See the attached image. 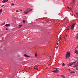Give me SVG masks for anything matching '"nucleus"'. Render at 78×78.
Wrapping results in <instances>:
<instances>
[{
    "mask_svg": "<svg viewBox=\"0 0 78 78\" xmlns=\"http://www.w3.org/2000/svg\"><path fill=\"white\" fill-rule=\"evenodd\" d=\"M11 6H14V4H12Z\"/></svg>",
    "mask_w": 78,
    "mask_h": 78,
    "instance_id": "4be33fe9",
    "label": "nucleus"
},
{
    "mask_svg": "<svg viewBox=\"0 0 78 78\" xmlns=\"http://www.w3.org/2000/svg\"><path fill=\"white\" fill-rule=\"evenodd\" d=\"M24 56H26V57H30V56H28L27 54H25L24 55Z\"/></svg>",
    "mask_w": 78,
    "mask_h": 78,
    "instance_id": "9d476101",
    "label": "nucleus"
},
{
    "mask_svg": "<svg viewBox=\"0 0 78 78\" xmlns=\"http://www.w3.org/2000/svg\"><path fill=\"white\" fill-rule=\"evenodd\" d=\"M59 44V43H57V45H58V46L56 47V48H58V47H59V45H58V44Z\"/></svg>",
    "mask_w": 78,
    "mask_h": 78,
    "instance_id": "f3484780",
    "label": "nucleus"
},
{
    "mask_svg": "<svg viewBox=\"0 0 78 78\" xmlns=\"http://www.w3.org/2000/svg\"><path fill=\"white\" fill-rule=\"evenodd\" d=\"M2 40H3V38H2Z\"/></svg>",
    "mask_w": 78,
    "mask_h": 78,
    "instance_id": "4c0bfd02",
    "label": "nucleus"
},
{
    "mask_svg": "<svg viewBox=\"0 0 78 78\" xmlns=\"http://www.w3.org/2000/svg\"><path fill=\"white\" fill-rule=\"evenodd\" d=\"M75 66L76 67H78V62L77 63H76V64L75 65Z\"/></svg>",
    "mask_w": 78,
    "mask_h": 78,
    "instance_id": "9b49d317",
    "label": "nucleus"
},
{
    "mask_svg": "<svg viewBox=\"0 0 78 78\" xmlns=\"http://www.w3.org/2000/svg\"><path fill=\"white\" fill-rule=\"evenodd\" d=\"M76 61L74 62H73L71 63H72V65H73V64H75V63H76Z\"/></svg>",
    "mask_w": 78,
    "mask_h": 78,
    "instance_id": "6e6552de",
    "label": "nucleus"
},
{
    "mask_svg": "<svg viewBox=\"0 0 78 78\" xmlns=\"http://www.w3.org/2000/svg\"><path fill=\"white\" fill-rule=\"evenodd\" d=\"M50 58H51V57H49V59H50Z\"/></svg>",
    "mask_w": 78,
    "mask_h": 78,
    "instance_id": "e433bc0d",
    "label": "nucleus"
},
{
    "mask_svg": "<svg viewBox=\"0 0 78 78\" xmlns=\"http://www.w3.org/2000/svg\"><path fill=\"white\" fill-rule=\"evenodd\" d=\"M23 22L24 23H25V20H24L23 21Z\"/></svg>",
    "mask_w": 78,
    "mask_h": 78,
    "instance_id": "393cba45",
    "label": "nucleus"
},
{
    "mask_svg": "<svg viewBox=\"0 0 78 78\" xmlns=\"http://www.w3.org/2000/svg\"><path fill=\"white\" fill-rule=\"evenodd\" d=\"M3 6H4V5H2L1 6V7H3Z\"/></svg>",
    "mask_w": 78,
    "mask_h": 78,
    "instance_id": "cd10ccee",
    "label": "nucleus"
},
{
    "mask_svg": "<svg viewBox=\"0 0 78 78\" xmlns=\"http://www.w3.org/2000/svg\"><path fill=\"white\" fill-rule=\"evenodd\" d=\"M62 66H65V64H64V63H63Z\"/></svg>",
    "mask_w": 78,
    "mask_h": 78,
    "instance_id": "5701e85b",
    "label": "nucleus"
},
{
    "mask_svg": "<svg viewBox=\"0 0 78 78\" xmlns=\"http://www.w3.org/2000/svg\"><path fill=\"white\" fill-rule=\"evenodd\" d=\"M22 25H20L19 26V28H21V27H22Z\"/></svg>",
    "mask_w": 78,
    "mask_h": 78,
    "instance_id": "4468645a",
    "label": "nucleus"
},
{
    "mask_svg": "<svg viewBox=\"0 0 78 78\" xmlns=\"http://www.w3.org/2000/svg\"><path fill=\"white\" fill-rule=\"evenodd\" d=\"M76 39H78V35L77 36Z\"/></svg>",
    "mask_w": 78,
    "mask_h": 78,
    "instance_id": "c85d7f7f",
    "label": "nucleus"
},
{
    "mask_svg": "<svg viewBox=\"0 0 78 78\" xmlns=\"http://www.w3.org/2000/svg\"><path fill=\"white\" fill-rule=\"evenodd\" d=\"M67 70H68L69 72H70V71H71V70H70V69H67Z\"/></svg>",
    "mask_w": 78,
    "mask_h": 78,
    "instance_id": "412c9836",
    "label": "nucleus"
},
{
    "mask_svg": "<svg viewBox=\"0 0 78 78\" xmlns=\"http://www.w3.org/2000/svg\"><path fill=\"white\" fill-rule=\"evenodd\" d=\"M34 68L35 69H36V70H38V68H35V67H34Z\"/></svg>",
    "mask_w": 78,
    "mask_h": 78,
    "instance_id": "b1692460",
    "label": "nucleus"
},
{
    "mask_svg": "<svg viewBox=\"0 0 78 78\" xmlns=\"http://www.w3.org/2000/svg\"><path fill=\"white\" fill-rule=\"evenodd\" d=\"M73 67H76V66H75V65L74 66H73Z\"/></svg>",
    "mask_w": 78,
    "mask_h": 78,
    "instance_id": "7c9ffc66",
    "label": "nucleus"
},
{
    "mask_svg": "<svg viewBox=\"0 0 78 78\" xmlns=\"http://www.w3.org/2000/svg\"><path fill=\"white\" fill-rule=\"evenodd\" d=\"M75 53L76 54V55L78 54V49L77 48H75Z\"/></svg>",
    "mask_w": 78,
    "mask_h": 78,
    "instance_id": "39448f33",
    "label": "nucleus"
},
{
    "mask_svg": "<svg viewBox=\"0 0 78 78\" xmlns=\"http://www.w3.org/2000/svg\"><path fill=\"white\" fill-rule=\"evenodd\" d=\"M66 37H67V35H66Z\"/></svg>",
    "mask_w": 78,
    "mask_h": 78,
    "instance_id": "ea45409f",
    "label": "nucleus"
},
{
    "mask_svg": "<svg viewBox=\"0 0 78 78\" xmlns=\"http://www.w3.org/2000/svg\"><path fill=\"white\" fill-rule=\"evenodd\" d=\"M33 11V9H26L24 11V12H24V13L25 14H29V12H30V11Z\"/></svg>",
    "mask_w": 78,
    "mask_h": 78,
    "instance_id": "f257e3e1",
    "label": "nucleus"
},
{
    "mask_svg": "<svg viewBox=\"0 0 78 78\" xmlns=\"http://www.w3.org/2000/svg\"><path fill=\"white\" fill-rule=\"evenodd\" d=\"M75 72L74 71H71L70 72L71 73H75Z\"/></svg>",
    "mask_w": 78,
    "mask_h": 78,
    "instance_id": "ddd939ff",
    "label": "nucleus"
},
{
    "mask_svg": "<svg viewBox=\"0 0 78 78\" xmlns=\"http://www.w3.org/2000/svg\"><path fill=\"white\" fill-rule=\"evenodd\" d=\"M10 24H6L5 25L6 27H9L10 26Z\"/></svg>",
    "mask_w": 78,
    "mask_h": 78,
    "instance_id": "1a4fd4ad",
    "label": "nucleus"
},
{
    "mask_svg": "<svg viewBox=\"0 0 78 78\" xmlns=\"http://www.w3.org/2000/svg\"><path fill=\"white\" fill-rule=\"evenodd\" d=\"M68 8V9H69L71 11V9H70V7H67Z\"/></svg>",
    "mask_w": 78,
    "mask_h": 78,
    "instance_id": "dca6fc26",
    "label": "nucleus"
},
{
    "mask_svg": "<svg viewBox=\"0 0 78 78\" xmlns=\"http://www.w3.org/2000/svg\"><path fill=\"white\" fill-rule=\"evenodd\" d=\"M59 41H60L61 40V37H60L58 39Z\"/></svg>",
    "mask_w": 78,
    "mask_h": 78,
    "instance_id": "a878e982",
    "label": "nucleus"
},
{
    "mask_svg": "<svg viewBox=\"0 0 78 78\" xmlns=\"http://www.w3.org/2000/svg\"><path fill=\"white\" fill-rule=\"evenodd\" d=\"M2 9H0V12H2Z\"/></svg>",
    "mask_w": 78,
    "mask_h": 78,
    "instance_id": "2eb2a0df",
    "label": "nucleus"
},
{
    "mask_svg": "<svg viewBox=\"0 0 78 78\" xmlns=\"http://www.w3.org/2000/svg\"><path fill=\"white\" fill-rule=\"evenodd\" d=\"M52 72H55V73H57V72H58V69H56V70L52 71Z\"/></svg>",
    "mask_w": 78,
    "mask_h": 78,
    "instance_id": "423d86ee",
    "label": "nucleus"
},
{
    "mask_svg": "<svg viewBox=\"0 0 78 78\" xmlns=\"http://www.w3.org/2000/svg\"><path fill=\"white\" fill-rule=\"evenodd\" d=\"M5 22H4L2 24V25H4V24H5Z\"/></svg>",
    "mask_w": 78,
    "mask_h": 78,
    "instance_id": "6ab92c4d",
    "label": "nucleus"
},
{
    "mask_svg": "<svg viewBox=\"0 0 78 78\" xmlns=\"http://www.w3.org/2000/svg\"><path fill=\"white\" fill-rule=\"evenodd\" d=\"M20 11H22V10H20Z\"/></svg>",
    "mask_w": 78,
    "mask_h": 78,
    "instance_id": "c9c22d12",
    "label": "nucleus"
},
{
    "mask_svg": "<svg viewBox=\"0 0 78 78\" xmlns=\"http://www.w3.org/2000/svg\"><path fill=\"white\" fill-rule=\"evenodd\" d=\"M57 76H60V75H57Z\"/></svg>",
    "mask_w": 78,
    "mask_h": 78,
    "instance_id": "bb28decb",
    "label": "nucleus"
},
{
    "mask_svg": "<svg viewBox=\"0 0 78 78\" xmlns=\"http://www.w3.org/2000/svg\"><path fill=\"white\" fill-rule=\"evenodd\" d=\"M8 0H3L2 1V3H6V2H8Z\"/></svg>",
    "mask_w": 78,
    "mask_h": 78,
    "instance_id": "0eeeda50",
    "label": "nucleus"
},
{
    "mask_svg": "<svg viewBox=\"0 0 78 78\" xmlns=\"http://www.w3.org/2000/svg\"><path fill=\"white\" fill-rule=\"evenodd\" d=\"M70 56V52H67V53L66 54V58H69V57Z\"/></svg>",
    "mask_w": 78,
    "mask_h": 78,
    "instance_id": "f03ea898",
    "label": "nucleus"
},
{
    "mask_svg": "<svg viewBox=\"0 0 78 78\" xmlns=\"http://www.w3.org/2000/svg\"><path fill=\"white\" fill-rule=\"evenodd\" d=\"M78 36V33H77Z\"/></svg>",
    "mask_w": 78,
    "mask_h": 78,
    "instance_id": "a19ab883",
    "label": "nucleus"
},
{
    "mask_svg": "<svg viewBox=\"0 0 78 78\" xmlns=\"http://www.w3.org/2000/svg\"><path fill=\"white\" fill-rule=\"evenodd\" d=\"M77 59H78V57H77Z\"/></svg>",
    "mask_w": 78,
    "mask_h": 78,
    "instance_id": "58836bf2",
    "label": "nucleus"
},
{
    "mask_svg": "<svg viewBox=\"0 0 78 78\" xmlns=\"http://www.w3.org/2000/svg\"><path fill=\"white\" fill-rule=\"evenodd\" d=\"M76 12V14H77V15H78V14Z\"/></svg>",
    "mask_w": 78,
    "mask_h": 78,
    "instance_id": "72a5a7b5",
    "label": "nucleus"
},
{
    "mask_svg": "<svg viewBox=\"0 0 78 78\" xmlns=\"http://www.w3.org/2000/svg\"><path fill=\"white\" fill-rule=\"evenodd\" d=\"M6 30H8V28H7L6 29Z\"/></svg>",
    "mask_w": 78,
    "mask_h": 78,
    "instance_id": "f704fd0d",
    "label": "nucleus"
},
{
    "mask_svg": "<svg viewBox=\"0 0 78 78\" xmlns=\"http://www.w3.org/2000/svg\"><path fill=\"white\" fill-rule=\"evenodd\" d=\"M19 11L18 10H16V12H19Z\"/></svg>",
    "mask_w": 78,
    "mask_h": 78,
    "instance_id": "473e14b6",
    "label": "nucleus"
},
{
    "mask_svg": "<svg viewBox=\"0 0 78 78\" xmlns=\"http://www.w3.org/2000/svg\"><path fill=\"white\" fill-rule=\"evenodd\" d=\"M35 67H38V66H37V65L35 66Z\"/></svg>",
    "mask_w": 78,
    "mask_h": 78,
    "instance_id": "c756f323",
    "label": "nucleus"
},
{
    "mask_svg": "<svg viewBox=\"0 0 78 78\" xmlns=\"http://www.w3.org/2000/svg\"><path fill=\"white\" fill-rule=\"evenodd\" d=\"M76 70H78V68H77V67H76Z\"/></svg>",
    "mask_w": 78,
    "mask_h": 78,
    "instance_id": "2f4dec72",
    "label": "nucleus"
},
{
    "mask_svg": "<svg viewBox=\"0 0 78 78\" xmlns=\"http://www.w3.org/2000/svg\"><path fill=\"white\" fill-rule=\"evenodd\" d=\"M35 56L36 57H37V54L36 53V54H35Z\"/></svg>",
    "mask_w": 78,
    "mask_h": 78,
    "instance_id": "a211bd4d",
    "label": "nucleus"
},
{
    "mask_svg": "<svg viewBox=\"0 0 78 78\" xmlns=\"http://www.w3.org/2000/svg\"><path fill=\"white\" fill-rule=\"evenodd\" d=\"M72 64L71 63H70L69 65H68V66H72Z\"/></svg>",
    "mask_w": 78,
    "mask_h": 78,
    "instance_id": "f8f14e48",
    "label": "nucleus"
},
{
    "mask_svg": "<svg viewBox=\"0 0 78 78\" xmlns=\"http://www.w3.org/2000/svg\"><path fill=\"white\" fill-rule=\"evenodd\" d=\"M76 25V23H74L71 26V30H73L74 29V27H75V26Z\"/></svg>",
    "mask_w": 78,
    "mask_h": 78,
    "instance_id": "7ed1b4c3",
    "label": "nucleus"
},
{
    "mask_svg": "<svg viewBox=\"0 0 78 78\" xmlns=\"http://www.w3.org/2000/svg\"><path fill=\"white\" fill-rule=\"evenodd\" d=\"M62 77H65V76L63 75H61Z\"/></svg>",
    "mask_w": 78,
    "mask_h": 78,
    "instance_id": "aec40b11",
    "label": "nucleus"
},
{
    "mask_svg": "<svg viewBox=\"0 0 78 78\" xmlns=\"http://www.w3.org/2000/svg\"><path fill=\"white\" fill-rule=\"evenodd\" d=\"M75 3V0H73L72 2L71 3V5L72 6H74V5Z\"/></svg>",
    "mask_w": 78,
    "mask_h": 78,
    "instance_id": "20e7f679",
    "label": "nucleus"
}]
</instances>
